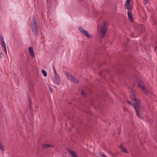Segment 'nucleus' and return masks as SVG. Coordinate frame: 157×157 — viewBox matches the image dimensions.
Here are the masks:
<instances>
[{"mask_svg":"<svg viewBox=\"0 0 157 157\" xmlns=\"http://www.w3.org/2000/svg\"><path fill=\"white\" fill-rule=\"evenodd\" d=\"M28 49L30 54L32 57H34V55L33 48L32 47H29V48Z\"/></svg>","mask_w":157,"mask_h":157,"instance_id":"obj_10","label":"nucleus"},{"mask_svg":"<svg viewBox=\"0 0 157 157\" xmlns=\"http://www.w3.org/2000/svg\"><path fill=\"white\" fill-rule=\"evenodd\" d=\"M130 94V98L132 100L133 103H132L131 102L128 101V103L133 106L136 110L137 115L140 118L142 119L143 116L141 113V106L138 100L133 92H131Z\"/></svg>","mask_w":157,"mask_h":157,"instance_id":"obj_1","label":"nucleus"},{"mask_svg":"<svg viewBox=\"0 0 157 157\" xmlns=\"http://www.w3.org/2000/svg\"><path fill=\"white\" fill-rule=\"evenodd\" d=\"M78 30L80 32L84 34L88 39H90L93 37L86 30L82 28L79 27Z\"/></svg>","mask_w":157,"mask_h":157,"instance_id":"obj_6","label":"nucleus"},{"mask_svg":"<svg viewBox=\"0 0 157 157\" xmlns=\"http://www.w3.org/2000/svg\"><path fill=\"white\" fill-rule=\"evenodd\" d=\"M51 147H52L51 145L48 144H44L43 145V147L44 148V149L49 148Z\"/></svg>","mask_w":157,"mask_h":157,"instance_id":"obj_14","label":"nucleus"},{"mask_svg":"<svg viewBox=\"0 0 157 157\" xmlns=\"http://www.w3.org/2000/svg\"><path fill=\"white\" fill-rule=\"evenodd\" d=\"M69 152L73 157H78L74 151L70 150H69Z\"/></svg>","mask_w":157,"mask_h":157,"instance_id":"obj_11","label":"nucleus"},{"mask_svg":"<svg viewBox=\"0 0 157 157\" xmlns=\"http://www.w3.org/2000/svg\"><path fill=\"white\" fill-rule=\"evenodd\" d=\"M0 43L3 49L6 48V44L4 40V39L2 36H0Z\"/></svg>","mask_w":157,"mask_h":157,"instance_id":"obj_8","label":"nucleus"},{"mask_svg":"<svg viewBox=\"0 0 157 157\" xmlns=\"http://www.w3.org/2000/svg\"><path fill=\"white\" fill-rule=\"evenodd\" d=\"M41 71L44 77H45L47 76V73L45 70H42Z\"/></svg>","mask_w":157,"mask_h":157,"instance_id":"obj_15","label":"nucleus"},{"mask_svg":"<svg viewBox=\"0 0 157 157\" xmlns=\"http://www.w3.org/2000/svg\"><path fill=\"white\" fill-rule=\"evenodd\" d=\"M131 0H126L125 6L126 8L128 10L131 9V6L130 5V2Z\"/></svg>","mask_w":157,"mask_h":157,"instance_id":"obj_9","label":"nucleus"},{"mask_svg":"<svg viewBox=\"0 0 157 157\" xmlns=\"http://www.w3.org/2000/svg\"><path fill=\"white\" fill-rule=\"evenodd\" d=\"M144 2V4L145 5H147V3L148 0H143Z\"/></svg>","mask_w":157,"mask_h":157,"instance_id":"obj_19","label":"nucleus"},{"mask_svg":"<svg viewBox=\"0 0 157 157\" xmlns=\"http://www.w3.org/2000/svg\"><path fill=\"white\" fill-rule=\"evenodd\" d=\"M107 30V24L104 23L101 28L98 29V32L100 35L101 38H103L105 35Z\"/></svg>","mask_w":157,"mask_h":157,"instance_id":"obj_2","label":"nucleus"},{"mask_svg":"<svg viewBox=\"0 0 157 157\" xmlns=\"http://www.w3.org/2000/svg\"><path fill=\"white\" fill-rule=\"evenodd\" d=\"M99 155L101 157H106L104 154H102L101 153H99Z\"/></svg>","mask_w":157,"mask_h":157,"instance_id":"obj_18","label":"nucleus"},{"mask_svg":"<svg viewBox=\"0 0 157 157\" xmlns=\"http://www.w3.org/2000/svg\"><path fill=\"white\" fill-rule=\"evenodd\" d=\"M66 75L68 78V79L71 80L72 82H73L75 83H78L79 81L77 79L74 78L71 75L69 74L67 72L66 73Z\"/></svg>","mask_w":157,"mask_h":157,"instance_id":"obj_7","label":"nucleus"},{"mask_svg":"<svg viewBox=\"0 0 157 157\" xmlns=\"http://www.w3.org/2000/svg\"><path fill=\"white\" fill-rule=\"evenodd\" d=\"M3 55L2 52H1L0 53V58H2V56H3Z\"/></svg>","mask_w":157,"mask_h":157,"instance_id":"obj_22","label":"nucleus"},{"mask_svg":"<svg viewBox=\"0 0 157 157\" xmlns=\"http://www.w3.org/2000/svg\"><path fill=\"white\" fill-rule=\"evenodd\" d=\"M4 146L2 144L1 142L0 141V150H4Z\"/></svg>","mask_w":157,"mask_h":157,"instance_id":"obj_16","label":"nucleus"},{"mask_svg":"<svg viewBox=\"0 0 157 157\" xmlns=\"http://www.w3.org/2000/svg\"><path fill=\"white\" fill-rule=\"evenodd\" d=\"M136 82H137L138 86L140 88L141 90L143 92L146 94L148 92V90L144 86L143 83L140 79L138 78H136Z\"/></svg>","mask_w":157,"mask_h":157,"instance_id":"obj_4","label":"nucleus"},{"mask_svg":"<svg viewBox=\"0 0 157 157\" xmlns=\"http://www.w3.org/2000/svg\"><path fill=\"white\" fill-rule=\"evenodd\" d=\"M128 15L129 19L131 21H133V19L132 17V15L131 13H130V12H128Z\"/></svg>","mask_w":157,"mask_h":157,"instance_id":"obj_13","label":"nucleus"},{"mask_svg":"<svg viewBox=\"0 0 157 157\" xmlns=\"http://www.w3.org/2000/svg\"><path fill=\"white\" fill-rule=\"evenodd\" d=\"M81 94L83 96L85 97L86 96V94L83 90H82Z\"/></svg>","mask_w":157,"mask_h":157,"instance_id":"obj_17","label":"nucleus"},{"mask_svg":"<svg viewBox=\"0 0 157 157\" xmlns=\"http://www.w3.org/2000/svg\"><path fill=\"white\" fill-rule=\"evenodd\" d=\"M3 49V51L5 52V53L6 54L7 53L6 48H4V49Z\"/></svg>","mask_w":157,"mask_h":157,"instance_id":"obj_20","label":"nucleus"},{"mask_svg":"<svg viewBox=\"0 0 157 157\" xmlns=\"http://www.w3.org/2000/svg\"><path fill=\"white\" fill-rule=\"evenodd\" d=\"M120 147L121 150L123 152L125 153H127L128 152V151L126 148L124 147L122 145H121Z\"/></svg>","mask_w":157,"mask_h":157,"instance_id":"obj_12","label":"nucleus"},{"mask_svg":"<svg viewBox=\"0 0 157 157\" xmlns=\"http://www.w3.org/2000/svg\"><path fill=\"white\" fill-rule=\"evenodd\" d=\"M49 89L51 92L52 93L53 92V89L50 87H49Z\"/></svg>","mask_w":157,"mask_h":157,"instance_id":"obj_21","label":"nucleus"},{"mask_svg":"<svg viewBox=\"0 0 157 157\" xmlns=\"http://www.w3.org/2000/svg\"><path fill=\"white\" fill-rule=\"evenodd\" d=\"M53 80L55 83L57 85H59L60 82V78L58 75L57 74L55 67H53Z\"/></svg>","mask_w":157,"mask_h":157,"instance_id":"obj_5","label":"nucleus"},{"mask_svg":"<svg viewBox=\"0 0 157 157\" xmlns=\"http://www.w3.org/2000/svg\"><path fill=\"white\" fill-rule=\"evenodd\" d=\"M31 27L33 31H34L36 36L38 35V32L35 18L33 17L31 23Z\"/></svg>","mask_w":157,"mask_h":157,"instance_id":"obj_3","label":"nucleus"}]
</instances>
